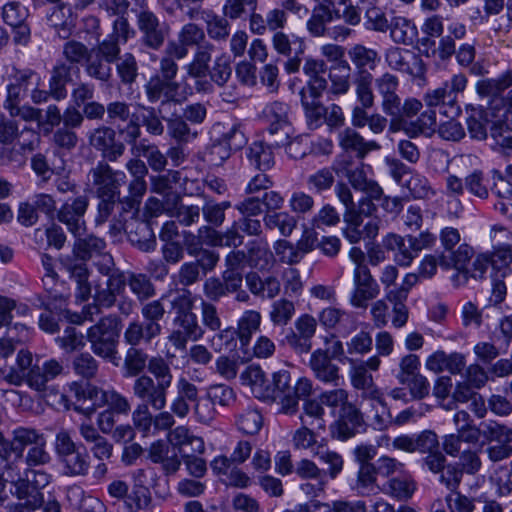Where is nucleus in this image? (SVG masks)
Here are the masks:
<instances>
[{
    "label": "nucleus",
    "instance_id": "nucleus-1",
    "mask_svg": "<svg viewBox=\"0 0 512 512\" xmlns=\"http://www.w3.org/2000/svg\"><path fill=\"white\" fill-rule=\"evenodd\" d=\"M12 436L14 450H19L18 459L21 458L23 462L22 470L46 466L52 462V454L46 438L37 430L18 427L13 431Z\"/></svg>",
    "mask_w": 512,
    "mask_h": 512
},
{
    "label": "nucleus",
    "instance_id": "nucleus-2",
    "mask_svg": "<svg viewBox=\"0 0 512 512\" xmlns=\"http://www.w3.org/2000/svg\"><path fill=\"white\" fill-rule=\"evenodd\" d=\"M422 102L416 98H407L400 106V114L395 117L390 125L392 131L404 130L410 136H416L420 133L431 135L436 130V114L433 110H428L419 116L416 121L408 122L406 119L416 116L422 109Z\"/></svg>",
    "mask_w": 512,
    "mask_h": 512
},
{
    "label": "nucleus",
    "instance_id": "nucleus-3",
    "mask_svg": "<svg viewBox=\"0 0 512 512\" xmlns=\"http://www.w3.org/2000/svg\"><path fill=\"white\" fill-rule=\"evenodd\" d=\"M142 316L147 320L145 324L138 321L131 322L124 333L125 341L137 346L141 342L149 343L161 333V325L158 323L165 314V308L161 301L154 300L146 303L141 309Z\"/></svg>",
    "mask_w": 512,
    "mask_h": 512
},
{
    "label": "nucleus",
    "instance_id": "nucleus-4",
    "mask_svg": "<svg viewBox=\"0 0 512 512\" xmlns=\"http://www.w3.org/2000/svg\"><path fill=\"white\" fill-rule=\"evenodd\" d=\"M87 340L97 356L109 360L115 365L118 364V332L114 319L105 317L90 327L87 331Z\"/></svg>",
    "mask_w": 512,
    "mask_h": 512
},
{
    "label": "nucleus",
    "instance_id": "nucleus-5",
    "mask_svg": "<svg viewBox=\"0 0 512 512\" xmlns=\"http://www.w3.org/2000/svg\"><path fill=\"white\" fill-rule=\"evenodd\" d=\"M22 459L8 465L3 472L6 481L13 483L16 487V493L19 499L36 495L38 489L45 487L50 482V475L31 469H23Z\"/></svg>",
    "mask_w": 512,
    "mask_h": 512
},
{
    "label": "nucleus",
    "instance_id": "nucleus-6",
    "mask_svg": "<svg viewBox=\"0 0 512 512\" xmlns=\"http://www.w3.org/2000/svg\"><path fill=\"white\" fill-rule=\"evenodd\" d=\"M349 376L351 385L363 391L365 397L380 401L381 393L374 384V379L369 371H377L381 365L380 357L371 356L367 360L348 358Z\"/></svg>",
    "mask_w": 512,
    "mask_h": 512
},
{
    "label": "nucleus",
    "instance_id": "nucleus-7",
    "mask_svg": "<svg viewBox=\"0 0 512 512\" xmlns=\"http://www.w3.org/2000/svg\"><path fill=\"white\" fill-rule=\"evenodd\" d=\"M482 436L489 443L486 454L496 463L512 455V429L497 422L482 423Z\"/></svg>",
    "mask_w": 512,
    "mask_h": 512
},
{
    "label": "nucleus",
    "instance_id": "nucleus-8",
    "mask_svg": "<svg viewBox=\"0 0 512 512\" xmlns=\"http://www.w3.org/2000/svg\"><path fill=\"white\" fill-rule=\"evenodd\" d=\"M89 175L98 196L103 199L104 207L108 211L109 202L114 201L119 193V188L125 178L124 173L114 171L106 162L101 161L90 170Z\"/></svg>",
    "mask_w": 512,
    "mask_h": 512
},
{
    "label": "nucleus",
    "instance_id": "nucleus-9",
    "mask_svg": "<svg viewBox=\"0 0 512 512\" xmlns=\"http://www.w3.org/2000/svg\"><path fill=\"white\" fill-rule=\"evenodd\" d=\"M296 475L305 480L299 486L300 491L308 498H316L324 494L328 480L324 477L322 469L312 460L303 458L295 468Z\"/></svg>",
    "mask_w": 512,
    "mask_h": 512
},
{
    "label": "nucleus",
    "instance_id": "nucleus-10",
    "mask_svg": "<svg viewBox=\"0 0 512 512\" xmlns=\"http://www.w3.org/2000/svg\"><path fill=\"white\" fill-rule=\"evenodd\" d=\"M167 385L156 382L148 375H140L133 383L132 391L134 396L142 403L147 404L152 409L163 410L167 404Z\"/></svg>",
    "mask_w": 512,
    "mask_h": 512
},
{
    "label": "nucleus",
    "instance_id": "nucleus-11",
    "mask_svg": "<svg viewBox=\"0 0 512 512\" xmlns=\"http://www.w3.org/2000/svg\"><path fill=\"white\" fill-rule=\"evenodd\" d=\"M89 205L86 195L65 202L57 213L58 220L66 225L74 236H83L86 231L85 213Z\"/></svg>",
    "mask_w": 512,
    "mask_h": 512
},
{
    "label": "nucleus",
    "instance_id": "nucleus-12",
    "mask_svg": "<svg viewBox=\"0 0 512 512\" xmlns=\"http://www.w3.org/2000/svg\"><path fill=\"white\" fill-rule=\"evenodd\" d=\"M353 290L350 296V303L355 308L366 309L368 302L375 299L379 294V286L373 278L370 269L353 271Z\"/></svg>",
    "mask_w": 512,
    "mask_h": 512
},
{
    "label": "nucleus",
    "instance_id": "nucleus-13",
    "mask_svg": "<svg viewBox=\"0 0 512 512\" xmlns=\"http://www.w3.org/2000/svg\"><path fill=\"white\" fill-rule=\"evenodd\" d=\"M90 145L102 153L109 161H116L124 153L125 146L116 141V132L107 126H100L89 136Z\"/></svg>",
    "mask_w": 512,
    "mask_h": 512
},
{
    "label": "nucleus",
    "instance_id": "nucleus-14",
    "mask_svg": "<svg viewBox=\"0 0 512 512\" xmlns=\"http://www.w3.org/2000/svg\"><path fill=\"white\" fill-rule=\"evenodd\" d=\"M333 358L315 349L309 358V367L314 377L326 384L338 385L341 379L340 368L333 363Z\"/></svg>",
    "mask_w": 512,
    "mask_h": 512
},
{
    "label": "nucleus",
    "instance_id": "nucleus-15",
    "mask_svg": "<svg viewBox=\"0 0 512 512\" xmlns=\"http://www.w3.org/2000/svg\"><path fill=\"white\" fill-rule=\"evenodd\" d=\"M241 380L243 385L247 386L256 398L263 401H274L276 399L274 389H272L264 371L259 366L250 365L247 367L241 374Z\"/></svg>",
    "mask_w": 512,
    "mask_h": 512
},
{
    "label": "nucleus",
    "instance_id": "nucleus-16",
    "mask_svg": "<svg viewBox=\"0 0 512 512\" xmlns=\"http://www.w3.org/2000/svg\"><path fill=\"white\" fill-rule=\"evenodd\" d=\"M338 420L334 425L333 435L339 440H347L354 436L358 427L363 423L360 410L351 402H348L342 410H339Z\"/></svg>",
    "mask_w": 512,
    "mask_h": 512
},
{
    "label": "nucleus",
    "instance_id": "nucleus-17",
    "mask_svg": "<svg viewBox=\"0 0 512 512\" xmlns=\"http://www.w3.org/2000/svg\"><path fill=\"white\" fill-rule=\"evenodd\" d=\"M176 397L172 400L170 409L174 415L185 418L190 412V403H194L198 398V388L186 377L181 376L176 382Z\"/></svg>",
    "mask_w": 512,
    "mask_h": 512
},
{
    "label": "nucleus",
    "instance_id": "nucleus-18",
    "mask_svg": "<svg viewBox=\"0 0 512 512\" xmlns=\"http://www.w3.org/2000/svg\"><path fill=\"white\" fill-rule=\"evenodd\" d=\"M64 366L62 362L56 359H50L40 366H34L27 374V384L38 392H47V383L49 380L62 374Z\"/></svg>",
    "mask_w": 512,
    "mask_h": 512
},
{
    "label": "nucleus",
    "instance_id": "nucleus-19",
    "mask_svg": "<svg viewBox=\"0 0 512 512\" xmlns=\"http://www.w3.org/2000/svg\"><path fill=\"white\" fill-rule=\"evenodd\" d=\"M137 24L139 30L144 34V43L152 48L158 49L164 42L165 36L160 28V23L157 16L142 7V10L137 15Z\"/></svg>",
    "mask_w": 512,
    "mask_h": 512
},
{
    "label": "nucleus",
    "instance_id": "nucleus-20",
    "mask_svg": "<svg viewBox=\"0 0 512 512\" xmlns=\"http://www.w3.org/2000/svg\"><path fill=\"white\" fill-rule=\"evenodd\" d=\"M168 441L174 449H178L182 456L189 453L202 454L205 450L204 441L190 433L185 426H178L168 434Z\"/></svg>",
    "mask_w": 512,
    "mask_h": 512
},
{
    "label": "nucleus",
    "instance_id": "nucleus-21",
    "mask_svg": "<svg viewBox=\"0 0 512 512\" xmlns=\"http://www.w3.org/2000/svg\"><path fill=\"white\" fill-rule=\"evenodd\" d=\"M178 88L179 84L177 82L161 78L158 74L150 77L145 84L146 96L151 103L161 102L164 104L177 100L176 91Z\"/></svg>",
    "mask_w": 512,
    "mask_h": 512
},
{
    "label": "nucleus",
    "instance_id": "nucleus-22",
    "mask_svg": "<svg viewBox=\"0 0 512 512\" xmlns=\"http://www.w3.org/2000/svg\"><path fill=\"white\" fill-rule=\"evenodd\" d=\"M465 364V356L460 353L446 354L444 351H436L427 358L425 366L436 374L445 370L451 374H459Z\"/></svg>",
    "mask_w": 512,
    "mask_h": 512
},
{
    "label": "nucleus",
    "instance_id": "nucleus-23",
    "mask_svg": "<svg viewBox=\"0 0 512 512\" xmlns=\"http://www.w3.org/2000/svg\"><path fill=\"white\" fill-rule=\"evenodd\" d=\"M273 385L275 395L295 393L298 396H310L313 392L312 381L305 377L291 385V375L287 370H279L273 374Z\"/></svg>",
    "mask_w": 512,
    "mask_h": 512
},
{
    "label": "nucleus",
    "instance_id": "nucleus-24",
    "mask_svg": "<svg viewBox=\"0 0 512 512\" xmlns=\"http://www.w3.org/2000/svg\"><path fill=\"white\" fill-rule=\"evenodd\" d=\"M339 145L345 151H353L358 158H364L369 152L379 150L376 141H366L357 131L346 128L339 134Z\"/></svg>",
    "mask_w": 512,
    "mask_h": 512
},
{
    "label": "nucleus",
    "instance_id": "nucleus-25",
    "mask_svg": "<svg viewBox=\"0 0 512 512\" xmlns=\"http://www.w3.org/2000/svg\"><path fill=\"white\" fill-rule=\"evenodd\" d=\"M473 254L474 251L472 247L467 244H460L457 249L449 252L447 259L450 262V267L452 266L457 270L456 275L453 277V281L456 285H462L467 282L469 276L467 267Z\"/></svg>",
    "mask_w": 512,
    "mask_h": 512
},
{
    "label": "nucleus",
    "instance_id": "nucleus-26",
    "mask_svg": "<svg viewBox=\"0 0 512 512\" xmlns=\"http://www.w3.org/2000/svg\"><path fill=\"white\" fill-rule=\"evenodd\" d=\"M416 489V481L410 475H403L390 478L382 491L399 501H407L412 498Z\"/></svg>",
    "mask_w": 512,
    "mask_h": 512
},
{
    "label": "nucleus",
    "instance_id": "nucleus-27",
    "mask_svg": "<svg viewBox=\"0 0 512 512\" xmlns=\"http://www.w3.org/2000/svg\"><path fill=\"white\" fill-rule=\"evenodd\" d=\"M90 451L93 457L98 460V463L93 467L92 478L101 481L108 473V467L105 461L111 458L113 445L102 436L97 442L91 444Z\"/></svg>",
    "mask_w": 512,
    "mask_h": 512
},
{
    "label": "nucleus",
    "instance_id": "nucleus-28",
    "mask_svg": "<svg viewBox=\"0 0 512 512\" xmlns=\"http://www.w3.org/2000/svg\"><path fill=\"white\" fill-rule=\"evenodd\" d=\"M63 466V473L69 477L87 476L90 470L89 455L85 451L79 449L64 456L60 460Z\"/></svg>",
    "mask_w": 512,
    "mask_h": 512
},
{
    "label": "nucleus",
    "instance_id": "nucleus-29",
    "mask_svg": "<svg viewBox=\"0 0 512 512\" xmlns=\"http://www.w3.org/2000/svg\"><path fill=\"white\" fill-rule=\"evenodd\" d=\"M407 239L400 235L390 233L383 239V245L387 250L395 251V261L398 265L407 267L414 258L415 253L410 247V243H406Z\"/></svg>",
    "mask_w": 512,
    "mask_h": 512
},
{
    "label": "nucleus",
    "instance_id": "nucleus-30",
    "mask_svg": "<svg viewBox=\"0 0 512 512\" xmlns=\"http://www.w3.org/2000/svg\"><path fill=\"white\" fill-rule=\"evenodd\" d=\"M213 45L206 44L198 47L193 59L185 67L187 74L195 79L205 78L209 72Z\"/></svg>",
    "mask_w": 512,
    "mask_h": 512
},
{
    "label": "nucleus",
    "instance_id": "nucleus-31",
    "mask_svg": "<svg viewBox=\"0 0 512 512\" xmlns=\"http://www.w3.org/2000/svg\"><path fill=\"white\" fill-rule=\"evenodd\" d=\"M320 463H322L325 468L322 469L324 472L325 479H336L344 468V459L340 453L330 449H321L318 447L317 452L315 453Z\"/></svg>",
    "mask_w": 512,
    "mask_h": 512
},
{
    "label": "nucleus",
    "instance_id": "nucleus-32",
    "mask_svg": "<svg viewBox=\"0 0 512 512\" xmlns=\"http://www.w3.org/2000/svg\"><path fill=\"white\" fill-rule=\"evenodd\" d=\"M135 157H145L149 166L154 171H162L167 165L166 156L158 149L156 145L148 144L144 140L131 148Z\"/></svg>",
    "mask_w": 512,
    "mask_h": 512
},
{
    "label": "nucleus",
    "instance_id": "nucleus-33",
    "mask_svg": "<svg viewBox=\"0 0 512 512\" xmlns=\"http://www.w3.org/2000/svg\"><path fill=\"white\" fill-rule=\"evenodd\" d=\"M262 321L261 313L256 310H246L237 322V334L240 342L248 344L253 333L259 330Z\"/></svg>",
    "mask_w": 512,
    "mask_h": 512
},
{
    "label": "nucleus",
    "instance_id": "nucleus-34",
    "mask_svg": "<svg viewBox=\"0 0 512 512\" xmlns=\"http://www.w3.org/2000/svg\"><path fill=\"white\" fill-rule=\"evenodd\" d=\"M390 35L396 43L411 44L416 36L415 25L405 17H393L389 23Z\"/></svg>",
    "mask_w": 512,
    "mask_h": 512
},
{
    "label": "nucleus",
    "instance_id": "nucleus-35",
    "mask_svg": "<svg viewBox=\"0 0 512 512\" xmlns=\"http://www.w3.org/2000/svg\"><path fill=\"white\" fill-rule=\"evenodd\" d=\"M265 225L270 230H277L282 236H290L297 226L296 217L286 211L267 213Z\"/></svg>",
    "mask_w": 512,
    "mask_h": 512
},
{
    "label": "nucleus",
    "instance_id": "nucleus-36",
    "mask_svg": "<svg viewBox=\"0 0 512 512\" xmlns=\"http://www.w3.org/2000/svg\"><path fill=\"white\" fill-rule=\"evenodd\" d=\"M300 95L308 126L311 129L319 128L324 123L326 107L318 99L309 98L304 90Z\"/></svg>",
    "mask_w": 512,
    "mask_h": 512
},
{
    "label": "nucleus",
    "instance_id": "nucleus-37",
    "mask_svg": "<svg viewBox=\"0 0 512 512\" xmlns=\"http://www.w3.org/2000/svg\"><path fill=\"white\" fill-rule=\"evenodd\" d=\"M247 157L251 164L262 171H266L274 165L272 149L262 141H256L250 145Z\"/></svg>",
    "mask_w": 512,
    "mask_h": 512
},
{
    "label": "nucleus",
    "instance_id": "nucleus-38",
    "mask_svg": "<svg viewBox=\"0 0 512 512\" xmlns=\"http://www.w3.org/2000/svg\"><path fill=\"white\" fill-rule=\"evenodd\" d=\"M450 268V262L444 252L438 254H426L418 264L417 272L424 280L432 279L438 272V267Z\"/></svg>",
    "mask_w": 512,
    "mask_h": 512
},
{
    "label": "nucleus",
    "instance_id": "nucleus-39",
    "mask_svg": "<svg viewBox=\"0 0 512 512\" xmlns=\"http://www.w3.org/2000/svg\"><path fill=\"white\" fill-rule=\"evenodd\" d=\"M70 80L71 66L65 63L56 65L52 70V75L49 82L51 96L56 100L64 98L66 95L65 85Z\"/></svg>",
    "mask_w": 512,
    "mask_h": 512
},
{
    "label": "nucleus",
    "instance_id": "nucleus-40",
    "mask_svg": "<svg viewBox=\"0 0 512 512\" xmlns=\"http://www.w3.org/2000/svg\"><path fill=\"white\" fill-rule=\"evenodd\" d=\"M74 254L81 260L91 258L94 254L101 253L105 248V242L93 235L75 236Z\"/></svg>",
    "mask_w": 512,
    "mask_h": 512
},
{
    "label": "nucleus",
    "instance_id": "nucleus-41",
    "mask_svg": "<svg viewBox=\"0 0 512 512\" xmlns=\"http://www.w3.org/2000/svg\"><path fill=\"white\" fill-rule=\"evenodd\" d=\"M333 11L326 5H318L314 8L311 17L307 21V29L315 37L324 36L326 24L332 20Z\"/></svg>",
    "mask_w": 512,
    "mask_h": 512
},
{
    "label": "nucleus",
    "instance_id": "nucleus-42",
    "mask_svg": "<svg viewBox=\"0 0 512 512\" xmlns=\"http://www.w3.org/2000/svg\"><path fill=\"white\" fill-rule=\"evenodd\" d=\"M366 512V505L363 501L348 502L337 500L332 502L331 508L319 501H313L307 506V512Z\"/></svg>",
    "mask_w": 512,
    "mask_h": 512
},
{
    "label": "nucleus",
    "instance_id": "nucleus-43",
    "mask_svg": "<svg viewBox=\"0 0 512 512\" xmlns=\"http://www.w3.org/2000/svg\"><path fill=\"white\" fill-rule=\"evenodd\" d=\"M127 285L140 301L151 298L155 294L151 280L144 274L128 273Z\"/></svg>",
    "mask_w": 512,
    "mask_h": 512
},
{
    "label": "nucleus",
    "instance_id": "nucleus-44",
    "mask_svg": "<svg viewBox=\"0 0 512 512\" xmlns=\"http://www.w3.org/2000/svg\"><path fill=\"white\" fill-rule=\"evenodd\" d=\"M330 91L335 95L345 94L350 88V67L343 62L334 67L330 73Z\"/></svg>",
    "mask_w": 512,
    "mask_h": 512
},
{
    "label": "nucleus",
    "instance_id": "nucleus-45",
    "mask_svg": "<svg viewBox=\"0 0 512 512\" xmlns=\"http://www.w3.org/2000/svg\"><path fill=\"white\" fill-rule=\"evenodd\" d=\"M232 61L227 53H222L214 60L209 72L211 80L219 86L225 85L232 74Z\"/></svg>",
    "mask_w": 512,
    "mask_h": 512
},
{
    "label": "nucleus",
    "instance_id": "nucleus-46",
    "mask_svg": "<svg viewBox=\"0 0 512 512\" xmlns=\"http://www.w3.org/2000/svg\"><path fill=\"white\" fill-rule=\"evenodd\" d=\"M377 471L374 464H363L360 466L356 488L362 495L373 493L378 486L377 482Z\"/></svg>",
    "mask_w": 512,
    "mask_h": 512
},
{
    "label": "nucleus",
    "instance_id": "nucleus-47",
    "mask_svg": "<svg viewBox=\"0 0 512 512\" xmlns=\"http://www.w3.org/2000/svg\"><path fill=\"white\" fill-rule=\"evenodd\" d=\"M147 355L140 349L129 348L126 352L124 359V368L126 376L135 377L140 376L146 367Z\"/></svg>",
    "mask_w": 512,
    "mask_h": 512
},
{
    "label": "nucleus",
    "instance_id": "nucleus-48",
    "mask_svg": "<svg viewBox=\"0 0 512 512\" xmlns=\"http://www.w3.org/2000/svg\"><path fill=\"white\" fill-rule=\"evenodd\" d=\"M86 73L97 80L102 82H106L111 77L112 69L110 67L111 63L105 62L102 56H98L97 53H92L86 59Z\"/></svg>",
    "mask_w": 512,
    "mask_h": 512
},
{
    "label": "nucleus",
    "instance_id": "nucleus-49",
    "mask_svg": "<svg viewBox=\"0 0 512 512\" xmlns=\"http://www.w3.org/2000/svg\"><path fill=\"white\" fill-rule=\"evenodd\" d=\"M295 313V306L292 301L279 299L272 304L269 317L274 325H286Z\"/></svg>",
    "mask_w": 512,
    "mask_h": 512
},
{
    "label": "nucleus",
    "instance_id": "nucleus-50",
    "mask_svg": "<svg viewBox=\"0 0 512 512\" xmlns=\"http://www.w3.org/2000/svg\"><path fill=\"white\" fill-rule=\"evenodd\" d=\"M372 80L373 77L368 72H361L356 79V96L363 107H372L374 105V95L371 88Z\"/></svg>",
    "mask_w": 512,
    "mask_h": 512
},
{
    "label": "nucleus",
    "instance_id": "nucleus-51",
    "mask_svg": "<svg viewBox=\"0 0 512 512\" xmlns=\"http://www.w3.org/2000/svg\"><path fill=\"white\" fill-rule=\"evenodd\" d=\"M487 113L481 109H473L467 119L468 131L472 138L483 140L487 136Z\"/></svg>",
    "mask_w": 512,
    "mask_h": 512
},
{
    "label": "nucleus",
    "instance_id": "nucleus-52",
    "mask_svg": "<svg viewBox=\"0 0 512 512\" xmlns=\"http://www.w3.org/2000/svg\"><path fill=\"white\" fill-rule=\"evenodd\" d=\"M445 501L450 512H474L478 499L453 491L446 496Z\"/></svg>",
    "mask_w": 512,
    "mask_h": 512
},
{
    "label": "nucleus",
    "instance_id": "nucleus-53",
    "mask_svg": "<svg viewBox=\"0 0 512 512\" xmlns=\"http://www.w3.org/2000/svg\"><path fill=\"white\" fill-rule=\"evenodd\" d=\"M271 43L274 50L284 56H289L292 53V46L299 44V52H303V42L295 36H290L283 31H276L271 38Z\"/></svg>",
    "mask_w": 512,
    "mask_h": 512
},
{
    "label": "nucleus",
    "instance_id": "nucleus-54",
    "mask_svg": "<svg viewBox=\"0 0 512 512\" xmlns=\"http://www.w3.org/2000/svg\"><path fill=\"white\" fill-rule=\"evenodd\" d=\"M148 370L155 377V381L171 387L172 372L169 364L162 357H152L148 361Z\"/></svg>",
    "mask_w": 512,
    "mask_h": 512
},
{
    "label": "nucleus",
    "instance_id": "nucleus-55",
    "mask_svg": "<svg viewBox=\"0 0 512 512\" xmlns=\"http://www.w3.org/2000/svg\"><path fill=\"white\" fill-rule=\"evenodd\" d=\"M495 189L501 199L496 207L503 215L512 219V185L507 180L499 178L495 183Z\"/></svg>",
    "mask_w": 512,
    "mask_h": 512
},
{
    "label": "nucleus",
    "instance_id": "nucleus-56",
    "mask_svg": "<svg viewBox=\"0 0 512 512\" xmlns=\"http://www.w3.org/2000/svg\"><path fill=\"white\" fill-rule=\"evenodd\" d=\"M263 424L262 416L257 410H248L240 414L237 425L245 434H257Z\"/></svg>",
    "mask_w": 512,
    "mask_h": 512
},
{
    "label": "nucleus",
    "instance_id": "nucleus-57",
    "mask_svg": "<svg viewBox=\"0 0 512 512\" xmlns=\"http://www.w3.org/2000/svg\"><path fill=\"white\" fill-rule=\"evenodd\" d=\"M405 184L415 198L426 199L434 195L429 181L420 174H411Z\"/></svg>",
    "mask_w": 512,
    "mask_h": 512
},
{
    "label": "nucleus",
    "instance_id": "nucleus-58",
    "mask_svg": "<svg viewBox=\"0 0 512 512\" xmlns=\"http://www.w3.org/2000/svg\"><path fill=\"white\" fill-rule=\"evenodd\" d=\"M117 71L123 83H133L138 75V65L134 55L125 53L120 57L119 63L117 64Z\"/></svg>",
    "mask_w": 512,
    "mask_h": 512
},
{
    "label": "nucleus",
    "instance_id": "nucleus-59",
    "mask_svg": "<svg viewBox=\"0 0 512 512\" xmlns=\"http://www.w3.org/2000/svg\"><path fill=\"white\" fill-rule=\"evenodd\" d=\"M344 222L346 224L343 231L345 238L352 244L360 242L362 239V230L360 227L363 224V219H360L359 215L354 211H345Z\"/></svg>",
    "mask_w": 512,
    "mask_h": 512
},
{
    "label": "nucleus",
    "instance_id": "nucleus-60",
    "mask_svg": "<svg viewBox=\"0 0 512 512\" xmlns=\"http://www.w3.org/2000/svg\"><path fill=\"white\" fill-rule=\"evenodd\" d=\"M150 406L145 403H140L132 412V422L134 427L147 434L150 432L154 422V416L150 411Z\"/></svg>",
    "mask_w": 512,
    "mask_h": 512
},
{
    "label": "nucleus",
    "instance_id": "nucleus-61",
    "mask_svg": "<svg viewBox=\"0 0 512 512\" xmlns=\"http://www.w3.org/2000/svg\"><path fill=\"white\" fill-rule=\"evenodd\" d=\"M352 62L360 69L373 68L378 57L377 52L362 45H356L349 51Z\"/></svg>",
    "mask_w": 512,
    "mask_h": 512
},
{
    "label": "nucleus",
    "instance_id": "nucleus-62",
    "mask_svg": "<svg viewBox=\"0 0 512 512\" xmlns=\"http://www.w3.org/2000/svg\"><path fill=\"white\" fill-rule=\"evenodd\" d=\"M74 371L87 379L95 377L98 370V363L89 353H81L73 360Z\"/></svg>",
    "mask_w": 512,
    "mask_h": 512
},
{
    "label": "nucleus",
    "instance_id": "nucleus-63",
    "mask_svg": "<svg viewBox=\"0 0 512 512\" xmlns=\"http://www.w3.org/2000/svg\"><path fill=\"white\" fill-rule=\"evenodd\" d=\"M321 403L333 411L342 410L349 402L348 391L343 388H336L320 394Z\"/></svg>",
    "mask_w": 512,
    "mask_h": 512
},
{
    "label": "nucleus",
    "instance_id": "nucleus-64",
    "mask_svg": "<svg viewBox=\"0 0 512 512\" xmlns=\"http://www.w3.org/2000/svg\"><path fill=\"white\" fill-rule=\"evenodd\" d=\"M339 222L340 216L330 204L324 205L311 220L312 226L317 229L336 226Z\"/></svg>",
    "mask_w": 512,
    "mask_h": 512
}]
</instances>
